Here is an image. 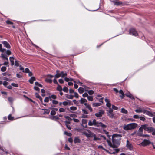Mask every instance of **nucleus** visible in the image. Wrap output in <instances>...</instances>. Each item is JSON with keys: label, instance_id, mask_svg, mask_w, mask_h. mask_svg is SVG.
<instances>
[{"label": "nucleus", "instance_id": "obj_1", "mask_svg": "<svg viewBox=\"0 0 155 155\" xmlns=\"http://www.w3.org/2000/svg\"><path fill=\"white\" fill-rule=\"evenodd\" d=\"M83 134L85 135L87 138L93 137L94 141L100 140V138L98 137L95 134L91 132L89 130H87L86 131L84 132Z\"/></svg>", "mask_w": 155, "mask_h": 155}, {"label": "nucleus", "instance_id": "obj_2", "mask_svg": "<svg viewBox=\"0 0 155 155\" xmlns=\"http://www.w3.org/2000/svg\"><path fill=\"white\" fill-rule=\"evenodd\" d=\"M89 126H94L98 127H101L104 128L107 127V126L101 122L97 121L95 119H94L92 121H89L88 123Z\"/></svg>", "mask_w": 155, "mask_h": 155}, {"label": "nucleus", "instance_id": "obj_3", "mask_svg": "<svg viewBox=\"0 0 155 155\" xmlns=\"http://www.w3.org/2000/svg\"><path fill=\"white\" fill-rule=\"evenodd\" d=\"M121 136L120 134H114L112 137V141L113 144L118 146L120 144L121 137Z\"/></svg>", "mask_w": 155, "mask_h": 155}, {"label": "nucleus", "instance_id": "obj_4", "mask_svg": "<svg viewBox=\"0 0 155 155\" xmlns=\"http://www.w3.org/2000/svg\"><path fill=\"white\" fill-rule=\"evenodd\" d=\"M108 144L112 148L110 149V151L108 150V152H107L109 153L110 154H115L116 153H117L120 150L119 149L116 148L118 146L114 144H112L110 142L108 143Z\"/></svg>", "mask_w": 155, "mask_h": 155}, {"label": "nucleus", "instance_id": "obj_5", "mask_svg": "<svg viewBox=\"0 0 155 155\" xmlns=\"http://www.w3.org/2000/svg\"><path fill=\"white\" fill-rule=\"evenodd\" d=\"M137 124L136 123H132L125 125L124 126L123 128L126 130H131L135 129L137 126Z\"/></svg>", "mask_w": 155, "mask_h": 155}, {"label": "nucleus", "instance_id": "obj_6", "mask_svg": "<svg viewBox=\"0 0 155 155\" xmlns=\"http://www.w3.org/2000/svg\"><path fill=\"white\" fill-rule=\"evenodd\" d=\"M1 55V57L3 58V59L4 60H7V61L4 62V63L2 64H0V65L1 66L2 65H6L7 66H8L9 65L8 56H6L5 54H4L3 53H2Z\"/></svg>", "mask_w": 155, "mask_h": 155}, {"label": "nucleus", "instance_id": "obj_7", "mask_svg": "<svg viewBox=\"0 0 155 155\" xmlns=\"http://www.w3.org/2000/svg\"><path fill=\"white\" fill-rule=\"evenodd\" d=\"M107 114L110 118L113 119L115 118V114L113 112L112 109H110L107 110Z\"/></svg>", "mask_w": 155, "mask_h": 155}, {"label": "nucleus", "instance_id": "obj_8", "mask_svg": "<svg viewBox=\"0 0 155 155\" xmlns=\"http://www.w3.org/2000/svg\"><path fill=\"white\" fill-rule=\"evenodd\" d=\"M54 76L48 74L47 75V77L45 79V82L49 83H51L52 82V80L51 79Z\"/></svg>", "mask_w": 155, "mask_h": 155}, {"label": "nucleus", "instance_id": "obj_9", "mask_svg": "<svg viewBox=\"0 0 155 155\" xmlns=\"http://www.w3.org/2000/svg\"><path fill=\"white\" fill-rule=\"evenodd\" d=\"M143 129L141 126L139 128L138 131L137 132V134L138 135L140 136H146V137H149V136L148 135H143Z\"/></svg>", "mask_w": 155, "mask_h": 155}, {"label": "nucleus", "instance_id": "obj_10", "mask_svg": "<svg viewBox=\"0 0 155 155\" xmlns=\"http://www.w3.org/2000/svg\"><path fill=\"white\" fill-rule=\"evenodd\" d=\"M129 34L130 35H132L134 36H137L138 34L136 30L133 28H131L129 30Z\"/></svg>", "mask_w": 155, "mask_h": 155}, {"label": "nucleus", "instance_id": "obj_11", "mask_svg": "<svg viewBox=\"0 0 155 155\" xmlns=\"http://www.w3.org/2000/svg\"><path fill=\"white\" fill-rule=\"evenodd\" d=\"M150 143V142L149 140H144L142 142L139 144V145H141L143 146H145Z\"/></svg>", "mask_w": 155, "mask_h": 155}, {"label": "nucleus", "instance_id": "obj_12", "mask_svg": "<svg viewBox=\"0 0 155 155\" xmlns=\"http://www.w3.org/2000/svg\"><path fill=\"white\" fill-rule=\"evenodd\" d=\"M104 112L102 110H100L99 111L95 114V116L97 117H100L102 116L104 114Z\"/></svg>", "mask_w": 155, "mask_h": 155}, {"label": "nucleus", "instance_id": "obj_13", "mask_svg": "<svg viewBox=\"0 0 155 155\" xmlns=\"http://www.w3.org/2000/svg\"><path fill=\"white\" fill-rule=\"evenodd\" d=\"M126 142V146L127 148L130 150H132L133 149V146L132 144L129 142L128 140H127Z\"/></svg>", "mask_w": 155, "mask_h": 155}, {"label": "nucleus", "instance_id": "obj_14", "mask_svg": "<svg viewBox=\"0 0 155 155\" xmlns=\"http://www.w3.org/2000/svg\"><path fill=\"white\" fill-rule=\"evenodd\" d=\"M147 132L148 133L152 132L153 135H155V129L152 127H149Z\"/></svg>", "mask_w": 155, "mask_h": 155}, {"label": "nucleus", "instance_id": "obj_15", "mask_svg": "<svg viewBox=\"0 0 155 155\" xmlns=\"http://www.w3.org/2000/svg\"><path fill=\"white\" fill-rule=\"evenodd\" d=\"M105 101L106 103V106L108 107L109 109H112L111 107V104L110 103V100L106 98L105 99Z\"/></svg>", "mask_w": 155, "mask_h": 155}, {"label": "nucleus", "instance_id": "obj_16", "mask_svg": "<svg viewBox=\"0 0 155 155\" xmlns=\"http://www.w3.org/2000/svg\"><path fill=\"white\" fill-rule=\"evenodd\" d=\"M2 43L4 45V47H5L8 49L10 48L11 46L10 44L6 41H5L2 42Z\"/></svg>", "mask_w": 155, "mask_h": 155}, {"label": "nucleus", "instance_id": "obj_17", "mask_svg": "<svg viewBox=\"0 0 155 155\" xmlns=\"http://www.w3.org/2000/svg\"><path fill=\"white\" fill-rule=\"evenodd\" d=\"M143 114H146L151 117L155 116L151 112L145 110H144V111H143Z\"/></svg>", "mask_w": 155, "mask_h": 155}, {"label": "nucleus", "instance_id": "obj_18", "mask_svg": "<svg viewBox=\"0 0 155 155\" xmlns=\"http://www.w3.org/2000/svg\"><path fill=\"white\" fill-rule=\"evenodd\" d=\"M50 118L51 119L53 120H56L59 119V118L58 115H54V116H50Z\"/></svg>", "mask_w": 155, "mask_h": 155}, {"label": "nucleus", "instance_id": "obj_19", "mask_svg": "<svg viewBox=\"0 0 155 155\" xmlns=\"http://www.w3.org/2000/svg\"><path fill=\"white\" fill-rule=\"evenodd\" d=\"M144 109L139 108L135 110V111L137 113H140L142 112L143 113V111Z\"/></svg>", "mask_w": 155, "mask_h": 155}, {"label": "nucleus", "instance_id": "obj_20", "mask_svg": "<svg viewBox=\"0 0 155 155\" xmlns=\"http://www.w3.org/2000/svg\"><path fill=\"white\" fill-rule=\"evenodd\" d=\"M81 140L78 137H76L74 140V142L75 143H80Z\"/></svg>", "mask_w": 155, "mask_h": 155}, {"label": "nucleus", "instance_id": "obj_21", "mask_svg": "<svg viewBox=\"0 0 155 155\" xmlns=\"http://www.w3.org/2000/svg\"><path fill=\"white\" fill-rule=\"evenodd\" d=\"M9 60L11 63V65L12 66H13L14 65V58L13 57H10L9 58Z\"/></svg>", "mask_w": 155, "mask_h": 155}, {"label": "nucleus", "instance_id": "obj_22", "mask_svg": "<svg viewBox=\"0 0 155 155\" xmlns=\"http://www.w3.org/2000/svg\"><path fill=\"white\" fill-rule=\"evenodd\" d=\"M125 95L126 96H127V97L133 99H134V97L133 96V95L130 94V93L129 92L125 94Z\"/></svg>", "mask_w": 155, "mask_h": 155}, {"label": "nucleus", "instance_id": "obj_23", "mask_svg": "<svg viewBox=\"0 0 155 155\" xmlns=\"http://www.w3.org/2000/svg\"><path fill=\"white\" fill-rule=\"evenodd\" d=\"M148 125L147 124H144L143 125H141V127H142L143 130H144L146 131H148V129L149 128V127H148Z\"/></svg>", "mask_w": 155, "mask_h": 155}, {"label": "nucleus", "instance_id": "obj_24", "mask_svg": "<svg viewBox=\"0 0 155 155\" xmlns=\"http://www.w3.org/2000/svg\"><path fill=\"white\" fill-rule=\"evenodd\" d=\"M114 5L117 6L120 5L122 4V3L120 1H113Z\"/></svg>", "mask_w": 155, "mask_h": 155}, {"label": "nucleus", "instance_id": "obj_25", "mask_svg": "<svg viewBox=\"0 0 155 155\" xmlns=\"http://www.w3.org/2000/svg\"><path fill=\"white\" fill-rule=\"evenodd\" d=\"M101 105V103H94L92 104L93 107H98Z\"/></svg>", "mask_w": 155, "mask_h": 155}, {"label": "nucleus", "instance_id": "obj_26", "mask_svg": "<svg viewBox=\"0 0 155 155\" xmlns=\"http://www.w3.org/2000/svg\"><path fill=\"white\" fill-rule=\"evenodd\" d=\"M35 80V77H32L29 80V82L31 84H32L33 83L34 81Z\"/></svg>", "mask_w": 155, "mask_h": 155}, {"label": "nucleus", "instance_id": "obj_27", "mask_svg": "<svg viewBox=\"0 0 155 155\" xmlns=\"http://www.w3.org/2000/svg\"><path fill=\"white\" fill-rule=\"evenodd\" d=\"M61 77L62 78H64V77H66L67 75L66 73H64L63 71H61Z\"/></svg>", "mask_w": 155, "mask_h": 155}, {"label": "nucleus", "instance_id": "obj_28", "mask_svg": "<svg viewBox=\"0 0 155 155\" xmlns=\"http://www.w3.org/2000/svg\"><path fill=\"white\" fill-rule=\"evenodd\" d=\"M87 100L84 98H81L80 100V102L81 104H83L85 102H87Z\"/></svg>", "mask_w": 155, "mask_h": 155}, {"label": "nucleus", "instance_id": "obj_29", "mask_svg": "<svg viewBox=\"0 0 155 155\" xmlns=\"http://www.w3.org/2000/svg\"><path fill=\"white\" fill-rule=\"evenodd\" d=\"M119 92L121 94V95L120 96V97L122 99L124 97V95L123 91L122 90H120L119 91Z\"/></svg>", "mask_w": 155, "mask_h": 155}, {"label": "nucleus", "instance_id": "obj_30", "mask_svg": "<svg viewBox=\"0 0 155 155\" xmlns=\"http://www.w3.org/2000/svg\"><path fill=\"white\" fill-rule=\"evenodd\" d=\"M5 51H6V49L3 48L2 45L0 44V51L3 52Z\"/></svg>", "mask_w": 155, "mask_h": 155}, {"label": "nucleus", "instance_id": "obj_31", "mask_svg": "<svg viewBox=\"0 0 155 155\" xmlns=\"http://www.w3.org/2000/svg\"><path fill=\"white\" fill-rule=\"evenodd\" d=\"M78 91L80 94H82L84 92V89L82 87H80L78 89Z\"/></svg>", "mask_w": 155, "mask_h": 155}, {"label": "nucleus", "instance_id": "obj_32", "mask_svg": "<svg viewBox=\"0 0 155 155\" xmlns=\"http://www.w3.org/2000/svg\"><path fill=\"white\" fill-rule=\"evenodd\" d=\"M61 77V72L60 73L56 74L54 77L55 78H57Z\"/></svg>", "mask_w": 155, "mask_h": 155}, {"label": "nucleus", "instance_id": "obj_33", "mask_svg": "<svg viewBox=\"0 0 155 155\" xmlns=\"http://www.w3.org/2000/svg\"><path fill=\"white\" fill-rule=\"evenodd\" d=\"M50 100H51V99H55L57 97L55 95H52L49 97Z\"/></svg>", "mask_w": 155, "mask_h": 155}, {"label": "nucleus", "instance_id": "obj_34", "mask_svg": "<svg viewBox=\"0 0 155 155\" xmlns=\"http://www.w3.org/2000/svg\"><path fill=\"white\" fill-rule=\"evenodd\" d=\"M57 90L59 91H62V88L61 87L59 84H58Z\"/></svg>", "mask_w": 155, "mask_h": 155}, {"label": "nucleus", "instance_id": "obj_35", "mask_svg": "<svg viewBox=\"0 0 155 155\" xmlns=\"http://www.w3.org/2000/svg\"><path fill=\"white\" fill-rule=\"evenodd\" d=\"M121 112L122 113L124 114H127L128 112L124 108H122L121 109Z\"/></svg>", "mask_w": 155, "mask_h": 155}, {"label": "nucleus", "instance_id": "obj_36", "mask_svg": "<svg viewBox=\"0 0 155 155\" xmlns=\"http://www.w3.org/2000/svg\"><path fill=\"white\" fill-rule=\"evenodd\" d=\"M66 111L65 109H64L63 108H60L59 109V112L60 113L62 112H65Z\"/></svg>", "mask_w": 155, "mask_h": 155}, {"label": "nucleus", "instance_id": "obj_37", "mask_svg": "<svg viewBox=\"0 0 155 155\" xmlns=\"http://www.w3.org/2000/svg\"><path fill=\"white\" fill-rule=\"evenodd\" d=\"M86 107L90 111L92 112V111L93 109L90 105L88 104Z\"/></svg>", "mask_w": 155, "mask_h": 155}, {"label": "nucleus", "instance_id": "obj_38", "mask_svg": "<svg viewBox=\"0 0 155 155\" xmlns=\"http://www.w3.org/2000/svg\"><path fill=\"white\" fill-rule=\"evenodd\" d=\"M56 114V112H55V111L52 110L50 113V114L51 115V116H54Z\"/></svg>", "mask_w": 155, "mask_h": 155}, {"label": "nucleus", "instance_id": "obj_39", "mask_svg": "<svg viewBox=\"0 0 155 155\" xmlns=\"http://www.w3.org/2000/svg\"><path fill=\"white\" fill-rule=\"evenodd\" d=\"M64 134L69 137H71L72 135V134L71 133H68L66 131H65L64 133Z\"/></svg>", "mask_w": 155, "mask_h": 155}, {"label": "nucleus", "instance_id": "obj_40", "mask_svg": "<svg viewBox=\"0 0 155 155\" xmlns=\"http://www.w3.org/2000/svg\"><path fill=\"white\" fill-rule=\"evenodd\" d=\"M8 100L10 103H12L14 99L12 97H8Z\"/></svg>", "mask_w": 155, "mask_h": 155}, {"label": "nucleus", "instance_id": "obj_41", "mask_svg": "<svg viewBox=\"0 0 155 155\" xmlns=\"http://www.w3.org/2000/svg\"><path fill=\"white\" fill-rule=\"evenodd\" d=\"M70 109L71 110L75 111L77 110V108L75 107L72 106L70 107Z\"/></svg>", "mask_w": 155, "mask_h": 155}, {"label": "nucleus", "instance_id": "obj_42", "mask_svg": "<svg viewBox=\"0 0 155 155\" xmlns=\"http://www.w3.org/2000/svg\"><path fill=\"white\" fill-rule=\"evenodd\" d=\"M6 67L5 66H3L1 68V71L2 72H4L6 71Z\"/></svg>", "mask_w": 155, "mask_h": 155}, {"label": "nucleus", "instance_id": "obj_43", "mask_svg": "<svg viewBox=\"0 0 155 155\" xmlns=\"http://www.w3.org/2000/svg\"><path fill=\"white\" fill-rule=\"evenodd\" d=\"M98 148H100V149H102L103 150H104L106 152H108V150H106V149H105V148H104L103 146H101V145H99L98 146Z\"/></svg>", "mask_w": 155, "mask_h": 155}, {"label": "nucleus", "instance_id": "obj_44", "mask_svg": "<svg viewBox=\"0 0 155 155\" xmlns=\"http://www.w3.org/2000/svg\"><path fill=\"white\" fill-rule=\"evenodd\" d=\"M87 99L90 101H93V97L92 96H89L87 97Z\"/></svg>", "mask_w": 155, "mask_h": 155}, {"label": "nucleus", "instance_id": "obj_45", "mask_svg": "<svg viewBox=\"0 0 155 155\" xmlns=\"http://www.w3.org/2000/svg\"><path fill=\"white\" fill-rule=\"evenodd\" d=\"M44 114H48L50 113V110L48 109L44 110Z\"/></svg>", "mask_w": 155, "mask_h": 155}, {"label": "nucleus", "instance_id": "obj_46", "mask_svg": "<svg viewBox=\"0 0 155 155\" xmlns=\"http://www.w3.org/2000/svg\"><path fill=\"white\" fill-rule=\"evenodd\" d=\"M63 91L65 92H67L68 91V88L66 87H64L63 89Z\"/></svg>", "mask_w": 155, "mask_h": 155}, {"label": "nucleus", "instance_id": "obj_47", "mask_svg": "<svg viewBox=\"0 0 155 155\" xmlns=\"http://www.w3.org/2000/svg\"><path fill=\"white\" fill-rule=\"evenodd\" d=\"M8 120H14V117H12L11 115H9L8 116Z\"/></svg>", "mask_w": 155, "mask_h": 155}, {"label": "nucleus", "instance_id": "obj_48", "mask_svg": "<svg viewBox=\"0 0 155 155\" xmlns=\"http://www.w3.org/2000/svg\"><path fill=\"white\" fill-rule=\"evenodd\" d=\"M14 64L16 66L18 67L19 66V61L17 60H15V64Z\"/></svg>", "mask_w": 155, "mask_h": 155}, {"label": "nucleus", "instance_id": "obj_49", "mask_svg": "<svg viewBox=\"0 0 155 155\" xmlns=\"http://www.w3.org/2000/svg\"><path fill=\"white\" fill-rule=\"evenodd\" d=\"M35 84L36 86H38L39 87H42V85L41 84H40L38 82H35Z\"/></svg>", "mask_w": 155, "mask_h": 155}, {"label": "nucleus", "instance_id": "obj_50", "mask_svg": "<svg viewBox=\"0 0 155 155\" xmlns=\"http://www.w3.org/2000/svg\"><path fill=\"white\" fill-rule=\"evenodd\" d=\"M6 51V54L7 55H9L11 54V52L10 50H6V51Z\"/></svg>", "mask_w": 155, "mask_h": 155}, {"label": "nucleus", "instance_id": "obj_51", "mask_svg": "<svg viewBox=\"0 0 155 155\" xmlns=\"http://www.w3.org/2000/svg\"><path fill=\"white\" fill-rule=\"evenodd\" d=\"M69 99H72L74 96L72 95H68L67 96H66Z\"/></svg>", "mask_w": 155, "mask_h": 155}, {"label": "nucleus", "instance_id": "obj_52", "mask_svg": "<svg viewBox=\"0 0 155 155\" xmlns=\"http://www.w3.org/2000/svg\"><path fill=\"white\" fill-rule=\"evenodd\" d=\"M139 118L140 119V120L143 121H144L146 120L145 118L144 117L142 116L140 117Z\"/></svg>", "mask_w": 155, "mask_h": 155}, {"label": "nucleus", "instance_id": "obj_53", "mask_svg": "<svg viewBox=\"0 0 155 155\" xmlns=\"http://www.w3.org/2000/svg\"><path fill=\"white\" fill-rule=\"evenodd\" d=\"M50 99L49 97H46L44 99V101L45 102H49V99Z\"/></svg>", "mask_w": 155, "mask_h": 155}, {"label": "nucleus", "instance_id": "obj_54", "mask_svg": "<svg viewBox=\"0 0 155 155\" xmlns=\"http://www.w3.org/2000/svg\"><path fill=\"white\" fill-rule=\"evenodd\" d=\"M52 103L53 104H57L58 103V101L56 100H53L52 101Z\"/></svg>", "mask_w": 155, "mask_h": 155}, {"label": "nucleus", "instance_id": "obj_55", "mask_svg": "<svg viewBox=\"0 0 155 155\" xmlns=\"http://www.w3.org/2000/svg\"><path fill=\"white\" fill-rule=\"evenodd\" d=\"M88 93L90 95H92V94H94V91L93 90H89L88 91Z\"/></svg>", "mask_w": 155, "mask_h": 155}, {"label": "nucleus", "instance_id": "obj_56", "mask_svg": "<svg viewBox=\"0 0 155 155\" xmlns=\"http://www.w3.org/2000/svg\"><path fill=\"white\" fill-rule=\"evenodd\" d=\"M82 111V112L84 114H88V112L85 109H83Z\"/></svg>", "mask_w": 155, "mask_h": 155}, {"label": "nucleus", "instance_id": "obj_57", "mask_svg": "<svg viewBox=\"0 0 155 155\" xmlns=\"http://www.w3.org/2000/svg\"><path fill=\"white\" fill-rule=\"evenodd\" d=\"M88 96V94L87 93H85L84 94H83L82 95V96L84 97H87Z\"/></svg>", "mask_w": 155, "mask_h": 155}, {"label": "nucleus", "instance_id": "obj_58", "mask_svg": "<svg viewBox=\"0 0 155 155\" xmlns=\"http://www.w3.org/2000/svg\"><path fill=\"white\" fill-rule=\"evenodd\" d=\"M64 117L69 121H71L72 119L69 116H65Z\"/></svg>", "mask_w": 155, "mask_h": 155}, {"label": "nucleus", "instance_id": "obj_59", "mask_svg": "<svg viewBox=\"0 0 155 155\" xmlns=\"http://www.w3.org/2000/svg\"><path fill=\"white\" fill-rule=\"evenodd\" d=\"M111 108L112 110L114 109L115 110H117L118 109V107L113 105H112V108Z\"/></svg>", "mask_w": 155, "mask_h": 155}, {"label": "nucleus", "instance_id": "obj_60", "mask_svg": "<svg viewBox=\"0 0 155 155\" xmlns=\"http://www.w3.org/2000/svg\"><path fill=\"white\" fill-rule=\"evenodd\" d=\"M62 104L64 106H67L68 105V102L66 101L63 102Z\"/></svg>", "mask_w": 155, "mask_h": 155}, {"label": "nucleus", "instance_id": "obj_61", "mask_svg": "<svg viewBox=\"0 0 155 155\" xmlns=\"http://www.w3.org/2000/svg\"><path fill=\"white\" fill-rule=\"evenodd\" d=\"M8 84V82L6 81H4L3 83V85L5 87H6V86Z\"/></svg>", "mask_w": 155, "mask_h": 155}, {"label": "nucleus", "instance_id": "obj_62", "mask_svg": "<svg viewBox=\"0 0 155 155\" xmlns=\"http://www.w3.org/2000/svg\"><path fill=\"white\" fill-rule=\"evenodd\" d=\"M74 96L76 98H78L79 97V95L76 92H74Z\"/></svg>", "mask_w": 155, "mask_h": 155}, {"label": "nucleus", "instance_id": "obj_63", "mask_svg": "<svg viewBox=\"0 0 155 155\" xmlns=\"http://www.w3.org/2000/svg\"><path fill=\"white\" fill-rule=\"evenodd\" d=\"M6 23L8 24L12 25L13 23L12 22L9 21L7 20L6 21Z\"/></svg>", "mask_w": 155, "mask_h": 155}, {"label": "nucleus", "instance_id": "obj_64", "mask_svg": "<svg viewBox=\"0 0 155 155\" xmlns=\"http://www.w3.org/2000/svg\"><path fill=\"white\" fill-rule=\"evenodd\" d=\"M29 71H30V70H29V69L28 68H27L25 69V70H24V72H25V73H28Z\"/></svg>", "mask_w": 155, "mask_h": 155}]
</instances>
